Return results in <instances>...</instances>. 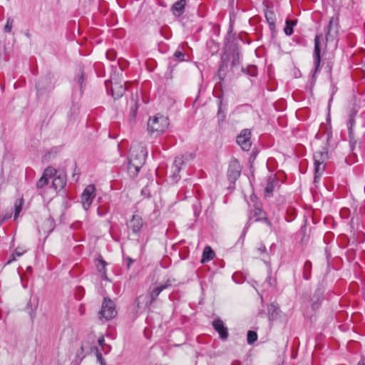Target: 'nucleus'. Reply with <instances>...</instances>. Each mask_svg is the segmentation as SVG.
I'll return each instance as SVG.
<instances>
[{
	"mask_svg": "<svg viewBox=\"0 0 365 365\" xmlns=\"http://www.w3.org/2000/svg\"><path fill=\"white\" fill-rule=\"evenodd\" d=\"M100 264H101V266H98V270L99 272V273L101 274V277L104 280H106V281H109V279L108 278L107 275H106V262L101 259L100 261Z\"/></svg>",
	"mask_w": 365,
	"mask_h": 365,
	"instance_id": "obj_31",
	"label": "nucleus"
},
{
	"mask_svg": "<svg viewBox=\"0 0 365 365\" xmlns=\"http://www.w3.org/2000/svg\"><path fill=\"white\" fill-rule=\"evenodd\" d=\"M169 125L168 117L158 113L150 117L148 121V130L150 133H155L156 135L163 133Z\"/></svg>",
	"mask_w": 365,
	"mask_h": 365,
	"instance_id": "obj_2",
	"label": "nucleus"
},
{
	"mask_svg": "<svg viewBox=\"0 0 365 365\" xmlns=\"http://www.w3.org/2000/svg\"><path fill=\"white\" fill-rule=\"evenodd\" d=\"M57 175V171L53 167L48 166L44 170L43 175L48 178V180L53 178Z\"/></svg>",
	"mask_w": 365,
	"mask_h": 365,
	"instance_id": "obj_32",
	"label": "nucleus"
},
{
	"mask_svg": "<svg viewBox=\"0 0 365 365\" xmlns=\"http://www.w3.org/2000/svg\"><path fill=\"white\" fill-rule=\"evenodd\" d=\"M94 191L95 186L93 185H89L85 188L81 195L82 205L86 210L90 207L93 200L96 196Z\"/></svg>",
	"mask_w": 365,
	"mask_h": 365,
	"instance_id": "obj_10",
	"label": "nucleus"
},
{
	"mask_svg": "<svg viewBox=\"0 0 365 365\" xmlns=\"http://www.w3.org/2000/svg\"><path fill=\"white\" fill-rule=\"evenodd\" d=\"M172 281H174V279H168L165 283L159 285V287L162 289V291H163L172 286Z\"/></svg>",
	"mask_w": 365,
	"mask_h": 365,
	"instance_id": "obj_42",
	"label": "nucleus"
},
{
	"mask_svg": "<svg viewBox=\"0 0 365 365\" xmlns=\"http://www.w3.org/2000/svg\"><path fill=\"white\" fill-rule=\"evenodd\" d=\"M264 212L261 208L255 207V215L257 217H262L261 215H264Z\"/></svg>",
	"mask_w": 365,
	"mask_h": 365,
	"instance_id": "obj_49",
	"label": "nucleus"
},
{
	"mask_svg": "<svg viewBox=\"0 0 365 365\" xmlns=\"http://www.w3.org/2000/svg\"><path fill=\"white\" fill-rule=\"evenodd\" d=\"M216 97L217 98V118L218 120V123L220 124L222 122H224V120L226 118L225 111L227 108V102H224V98H223L222 93Z\"/></svg>",
	"mask_w": 365,
	"mask_h": 365,
	"instance_id": "obj_14",
	"label": "nucleus"
},
{
	"mask_svg": "<svg viewBox=\"0 0 365 365\" xmlns=\"http://www.w3.org/2000/svg\"><path fill=\"white\" fill-rule=\"evenodd\" d=\"M339 15L334 16L329 19V24L325 30V38L327 41H332L339 34Z\"/></svg>",
	"mask_w": 365,
	"mask_h": 365,
	"instance_id": "obj_5",
	"label": "nucleus"
},
{
	"mask_svg": "<svg viewBox=\"0 0 365 365\" xmlns=\"http://www.w3.org/2000/svg\"><path fill=\"white\" fill-rule=\"evenodd\" d=\"M349 146L350 149L352 152V154L354 155H356V153L354 151L356 150V144H357V140L356 138H349Z\"/></svg>",
	"mask_w": 365,
	"mask_h": 365,
	"instance_id": "obj_37",
	"label": "nucleus"
},
{
	"mask_svg": "<svg viewBox=\"0 0 365 365\" xmlns=\"http://www.w3.org/2000/svg\"><path fill=\"white\" fill-rule=\"evenodd\" d=\"M66 185V177L63 173L56 175L53 179L51 187L56 191L61 190Z\"/></svg>",
	"mask_w": 365,
	"mask_h": 365,
	"instance_id": "obj_17",
	"label": "nucleus"
},
{
	"mask_svg": "<svg viewBox=\"0 0 365 365\" xmlns=\"http://www.w3.org/2000/svg\"><path fill=\"white\" fill-rule=\"evenodd\" d=\"M106 88L108 87V83L107 81H106ZM107 91H108V93H109L108 88H107Z\"/></svg>",
	"mask_w": 365,
	"mask_h": 365,
	"instance_id": "obj_62",
	"label": "nucleus"
},
{
	"mask_svg": "<svg viewBox=\"0 0 365 365\" xmlns=\"http://www.w3.org/2000/svg\"><path fill=\"white\" fill-rule=\"evenodd\" d=\"M250 220H248V222L246 223L245 227L244 228V230L242 232L241 237H245L246 232L248 230V227H250Z\"/></svg>",
	"mask_w": 365,
	"mask_h": 365,
	"instance_id": "obj_51",
	"label": "nucleus"
},
{
	"mask_svg": "<svg viewBox=\"0 0 365 365\" xmlns=\"http://www.w3.org/2000/svg\"><path fill=\"white\" fill-rule=\"evenodd\" d=\"M147 156V152L143 148L130 149L128 157V172L131 177L138 175L143 165Z\"/></svg>",
	"mask_w": 365,
	"mask_h": 365,
	"instance_id": "obj_1",
	"label": "nucleus"
},
{
	"mask_svg": "<svg viewBox=\"0 0 365 365\" xmlns=\"http://www.w3.org/2000/svg\"><path fill=\"white\" fill-rule=\"evenodd\" d=\"M267 309L269 321H274L277 319L279 314V308L277 304L272 303L268 306Z\"/></svg>",
	"mask_w": 365,
	"mask_h": 365,
	"instance_id": "obj_25",
	"label": "nucleus"
},
{
	"mask_svg": "<svg viewBox=\"0 0 365 365\" xmlns=\"http://www.w3.org/2000/svg\"><path fill=\"white\" fill-rule=\"evenodd\" d=\"M215 254L210 246H206L202 252L201 263L204 264L212 259Z\"/></svg>",
	"mask_w": 365,
	"mask_h": 365,
	"instance_id": "obj_26",
	"label": "nucleus"
},
{
	"mask_svg": "<svg viewBox=\"0 0 365 365\" xmlns=\"http://www.w3.org/2000/svg\"><path fill=\"white\" fill-rule=\"evenodd\" d=\"M322 34H317L314 38V48L313 53L314 70L312 75V78H314L315 74L319 71V67L321 63V43L320 38Z\"/></svg>",
	"mask_w": 365,
	"mask_h": 365,
	"instance_id": "obj_8",
	"label": "nucleus"
},
{
	"mask_svg": "<svg viewBox=\"0 0 365 365\" xmlns=\"http://www.w3.org/2000/svg\"><path fill=\"white\" fill-rule=\"evenodd\" d=\"M49 182V180L48 178H46L42 175V176L38 179V180L36 182V187L38 189H41L43 187L46 185H48Z\"/></svg>",
	"mask_w": 365,
	"mask_h": 365,
	"instance_id": "obj_35",
	"label": "nucleus"
},
{
	"mask_svg": "<svg viewBox=\"0 0 365 365\" xmlns=\"http://www.w3.org/2000/svg\"><path fill=\"white\" fill-rule=\"evenodd\" d=\"M275 279H272L271 276H268L265 281V283H267L269 287H274L275 285Z\"/></svg>",
	"mask_w": 365,
	"mask_h": 365,
	"instance_id": "obj_47",
	"label": "nucleus"
},
{
	"mask_svg": "<svg viewBox=\"0 0 365 365\" xmlns=\"http://www.w3.org/2000/svg\"><path fill=\"white\" fill-rule=\"evenodd\" d=\"M186 0H179L176 1L171 8L172 12L175 16H180L185 11Z\"/></svg>",
	"mask_w": 365,
	"mask_h": 365,
	"instance_id": "obj_22",
	"label": "nucleus"
},
{
	"mask_svg": "<svg viewBox=\"0 0 365 365\" xmlns=\"http://www.w3.org/2000/svg\"><path fill=\"white\" fill-rule=\"evenodd\" d=\"M86 86L84 71L80 68L73 81V95L81 97Z\"/></svg>",
	"mask_w": 365,
	"mask_h": 365,
	"instance_id": "obj_6",
	"label": "nucleus"
},
{
	"mask_svg": "<svg viewBox=\"0 0 365 365\" xmlns=\"http://www.w3.org/2000/svg\"><path fill=\"white\" fill-rule=\"evenodd\" d=\"M117 314L115 303L109 298L104 297L101 309L99 312V318L106 321L114 318Z\"/></svg>",
	"mask_w": 365,
	"mask_h": 365,
	"instance_id": "obj_3",
	"label": "nucleus"
},
{
	"mask_svg": "<svg viewBox=\"0 0 365 365\" xmlns=\"http://www.w3.org/2000/svg\"><path fill=\"white\" fill-rule=\"evenodd\" d=\"M162 289L159 286L150 289L149 295L145 297V307L146 308H150L152 304L158 299L159 294L162 292Z\"/></svg>",
	"mask_w": 365,
	"mask_h": 365,
	"instance_id": "obj_18",
	"label": "nucleus"
},
{
	"mask_svg": "<svg viewBox=\"0 0 365 365\" xmlns=\"http://www.w3.org/2000/svg\"><path fill=\"white\" fill-rule=\"evenodd\" d=\"M296 217V210L294 207H289L287 210L286 220L287 222L293 221Z\"/></svg>",
	"mask_w": 365,
	"mask_h": 365,
	"instance_id": "obj_34",
	"label": "nucleus"
},
{
	"mask_svg": "<svg viewBox=\"0 0 365 365\" xmlns=\"http://www.w3.org/2000/svg\"><path fill=\"white\" fill-rule=\"evenodd\" d=\"M257 340V334L256 331L250 330L247 334V341L248 344H253Z\"/></svg>",
	"mask_w": 365,
	"mask_h": 365,
	"instance_id": "obj_33",
	"label": "nucleus"
},
{
	"mask_svg": "<svg viewBox=\"0 0 365 365\" xmlns=\"http://www.w3.org/2000/svg\"><path fill=\"white\" fill-rule=\"evenodd\" d=\"M81 349L82 350V351H83V344L81 345Z\"/></svg>",
	"mask_w": 365,
	"mask_h": 365,
	"instance_id": "obj_64",
	"label": "nucleus"
},
{
	"mask_svg": "<svg viewBox=\"0 0 365 365\" xmlns=\"http://www.w3.org/2000/svg\"><path fill=\"white\" fill-rule=\"evenodd\" d=\"M185 164V162L183 155L177 156L175 158L173 165L172 166V175H170L173 182H177L180 179L179 173L182 166Z\"/></svg>",
	"mask_w": 365,
	"mask_h": 365,
	"instance_id": "obj_11",
	"label": "nucleus"
},
{
	"mask_svg": "<svg viewBox=\"0 0 365 365\" xmlns=\"http://www.w3.org/2000/svg\"><path fill=\"white\" fill-rule=\"evenodd\" d=\"M24 252V250H20L19 248H16L13 254H14L15 256L20 257Z\"/></svg>",
	"mask_w": 365,
	"mask_h": 365,
	"instance_id": "obj_50",
	"label": "nucleus"
},
{
	"mask_svg": "<svg viewBox=\"0 0 365 365\" xmlns=\"http://www.w3.org/2000/svg\"><path fill=\"white\" fill-rule=\"evenodd\" d=\"M138 111V106L135 105L134 108H132L130 112V120H133L135 118L136 114Z\"/></svg>",
	"mask_w": 365,
	"mask_h": 365,
	"instance_id": "obj_43",
	"label": "nucleus"
},
{
	"mask_svg": "<svg viewBox=\"0 0 365 365\" xmlns=\"http://www.w3.org/2000/svg\"><path fill=\"white\" fill-rule=\"evenodd\" d=\"M16 256L14 255V254H11L10 256H9V258L6 262V264H11L12 262L15 261L16 260Z\"/></svg>",
	"mask_w": 365,
	"mask_h": 365,
	"instance_id": "obj_52",
	"label": "nucleus"
},
{
	"mask_svg": "<svg viewBox=\"0 0 365 365\" xmlns=\"http://www.w3.org/2000/svg\"><path fill=\"white\" fill-rule=\"evenodd\" d=\"M13 23H14L13 19H11V17H9L7 19L6 24L4 26V31L6 33H10L11 31L12 26H13Z\"/></svg>",
	"mask_w": 365,
	"mask_h": 365,
	"instance_id": "obj_39",
	"label": "nucleus"
},
{
	"mask_svg": "<svg viewBox=\"0 0 365 365\" xmlns=\"http://www.w3.org/2000/svg\"><path fill=\"white\" fill-rule=\"evenodd\" d=\"M230 61V56L228 53H224L221 57V62L217 71V76L219 77L220 81H223L225 78L227 68H228V62Z\"/></svg>",
	"mask_w": 365,
	"mask_h": 365,
	"instance_id": "obj_16",
	"label": "nucleus"
},
{
	"mask_svg": "<svg viewBox=\"0 0 365 365\" xmlns=\"http://www.w3.org/2000/svg\"><path fill=\"white\" fill-rule=\"evenodd\" d=\"M297 23V19H286L284 32L287 36H291L294 33V26Z\"/></svg>",
	"mask_w": 365,
	"mask_h": 365,
	"instance_id": "obj_27",
	"label": "nucleus"
},
{
	"mask_svg": "<svg viewBox=\"0 0 365 365\" xmlns=\"http://www.w3.org/2000/svg\"><path fill=\"white\" fill-rule=\"evenodd\" d=\"M128 264H127V267H128V269H129L133 261L130 257L128 258Z\"/></svg>",
	"mask_w": 365,
	"mask_h": 365,
	"instance_id": "obj_59",
	"label": "nucleus"
},
{
	"mask_svg": "<svg viewBox=\"0 0 365 365\" xmlns=\"http://www.w3.org/2000/svg\"><path fill=\"white\" fill-rule=\"evenodd\" d=\"M106 56L108 59H110V61H113L115 58L116 53L113 50H109L106 53Z\"/></svg>",
	"mask_w": 365,
	"mask_h": 365,
	"instance_id": "obj_44",
	"label": "nucleus"
},
{
	"mask_svg": "<svg viewBox=\"0 0 365 365\" xmlns=\"http://www.w3.org/2000/svg\"><path fill=\"white\" fill-rule=\"evenodd\" d=\"M242 170L240 162L237 159H233L230 161L227 169V178L228 180L234 183L238 179Z\"/></svg>",
	"mask_w": 365,
	"mask_h": 365,
	"instance_id": "obj_9",
	"label": "nucleus"
},
{
	"mask_svg": "<svg viewBox=\"0 0 365 365\" xmlns=\"http://www.w3.org/2000/svg\"><path fill=\"white\" fill-rule=\"evenodd\" d=\"M321 174H314V183L317 184L320 180Z\"/></svg>",
	"mask_w": 365,
	"mask_h": 365,
	"instance_id": "obj_56",
	"label": "nucleus"
},
{
	"mask_svg": "<svg viewBox=\"0 0 365 365\" xmlns=\"http://www.w3.org/2000/svg\"><path fill=\"white\" fill-rule=\"evenodd\" d=\"M126 91V87L125 85H121L119 83H112L111 86V95L114 99H118L122 97Z\"/></svg>",
	"mask_w": 365,
	"mask_h": 365,
	"instance_id": "obj_21",
	"label": "nucleus"
},
{
	"mask_svg": "<svg viewBox=\"0 0 365 365\" xmlns=\"http://www.w3.org/2000/svg\"><path fill=\"white\" fill-rule=\"evenodd\" d=\"M143 220L139 215H133L130 220L127 223V226L130 229L133 234L138 235L143 226Z\"/></svg>",
	"mask_w": 365,
	"mask_h": 365,
	"instance_id": "obj_13",
	"label": "nucleus"
},
{
	"mask_svg": "<svg viewBox=\"0 0 365 365\" xmlns=\"http://www.w3.org/2000/svg\"><path fill=\"white\" fill-rule=\"evenodd\" d=\"M312 267V262L309 260H307L303 267V277L305 280H309L311 278Z\"/></svg>",
	"mask_w": 365,
	"mask_h": 365,
	"instance_id": "obj_29",
	"label": "nucleus"
},
{
	"mask_svg": "<svg viewBox=\"0 0 365 365\" xmlns=\"http://www.w3.org/2000/svg\"><path fill=\"white\" fill-rule=\"evenodd\" d=\"M256 221H263L269 227H272V222L269 220V219L267 217H257L256 218Z\"/></svg>",
	"mask_w": 365,
	"mask_h": 365,
	"instance_id": "obj_45",
	"label": "nucleus"
},
{
	"mask_svg": "<svg viewBox=\"0 0 365 365\" xmlns=\"http://www.w3.org/2000/svg\"><path fill=\"white\" fill-rule=\"evenodd\" d=\"M274 183H277L276 177L274 175L269 176L267 180V185L264 188L265 197H271L272 195L273 191L274 190Z\"/></svg>",
	"mask_w": 365,
	"mask_h": 365,
	"instance_id": "obj_23",
	"label": "nucleus"
},
{
	"mask_svg": "<svg viewBox=\"0 0 365 365\" xmlns=\"http://www.w3.org/2000/svg\"><path fill=\"white\" fill-rule=\"evenodd\" d=\"M11 217V215H9L7 216H4L3 218H5V220H7L8 219H9Z\"/></svg>",
	"mask_w": 365,
	"mask_h": 365,
	"instance_id": "obj_61",
	"label": "nucleus"
},
{
	"mask_svg": "<svg viewBox=\"0 0 365 365\" xmlns=\"http://www.w3.org/2000/svg\"><path fill=\"white\" fill-rule=\"evenodd\" d=\"M314 174H321L322 173L324 165H323V163H321L319 161H314Z\"/></svg>",
	"mask_w": 365,
	"mask_h": 365,
	"instance_id": "obj_36",
	"label": "nucleus"
},
{
	"mask_svg": "<svg viewBox=\"0 0 365 365\" xmlns=\"http://www.w3.org/2000/svg\"><path fill=\"white\" fill-rule=\"evenodd\" d=\"M241 71L248 76L255 77L257 75V68L255 65H250L247 67H242Z\"/></svg>",
	"mask_w": 365,
	"mask_h": 365,
	"instance_id": "obj_28",
	"label": "nucleus"
},
{
	"mask_svg": "<svg viewBox=\"0 0 365 365\" xmlns=\"http://www.w3.org/2000/svg\"><path fill=\"white\" fill-rule=\"evenodd\" d=\"M251 135V130L245 128L237 136L236 142L244 151H249L252 146Z\"/></svg>",
	"mask_w": 365,
	"mask_h": 365,
	"instance_id": "obj_7",
	"label": "nucleus"
},
{
	"mask_svg": "<svg viewBox=\"0 0 365 365\" xmlns=\"http://www.w3.org/2000/svg\"><path fill=\"white\" fill-rule=\"evenodd\" d=\"M324 299V289L321 287H318L313 296L311 298V306L313 310H317L319 308L322 302Z\"/></svg>",
	"mask_w": 365,
	"mask_h": 365,
	"instance_id": "obj_15",
	"label": "nucleus"
},
{
	"mask_svg": "<svg viewBox=\"0 0 365 365\" xmlns=\"http://www.w3.org/2000/svg\"><path fill=\"white\" fill-rule=\"evenodd\" d=\"M36 88L38 93L43 91L50 90L52 88L51 81L48 76L41 78L36 84Z\"/></svg>",
	"mask_w": 365,
	"mask_h": 365,
	"instance_id": "obj_20",
	"label": "nucleus"
},
{
	"mask_svg": "<svg viewBox=\"0 0 365 365\" xmlns=\"http://www.w3.org/2000/svg\"><path fill=\"white\" fill-rule=\"evenodd\" d=\"M173 56H174L175 59L177 60L178 61H184L185 54L180 51H176L174 53Z\"/></svg>",
	"mask_w": 365,
	"mask_h": 365,
	"instance_id": "obj_41",
	"label": "nucleus"
},
{
	"mask_svg": "<svg viewBox=\"0 0 365 365\" xmlns=\"http://www.w3.org/2000/svg\"><path fill=\"white\" fill-rule=\"evenodd\" d=\"M21 210V205H15V212H14V220H16V218H17L18 215H19Z\"/></svg>",
	"mask_w": 365,
	"mask_h": 365,
	"instance_id": "obj_48",
	"label": "nucleus"
},
{
	"mask_svg": "<svg viewBox=\"0 0 365 365\" xmlns=\"http://www.w3.org/2000/svg\"><path fill=\"white\" fill-rule=\"evenodd\" d=\"M264 15L269 24V29L271 30L272 34H274L276 32V15L273 11L268 9L265 10Z\"/></svg>",
	"mask_w": 365,
	"mask_h": 365,
	"instance_id": "obj_19",
	"label": "nucleus"
},
{
	"mask_svg": "<svg viewBox=\"0 0 365 365\" xmlns=\"http://www.w3.org/2000/svg\"><path fill=\"white\" fill-rule=\"evenodd\" d=\"M257 250L261 254H263L266 252V247L264 245H260Z\"/></svg>",
	"mask_w": 365,
	"mask_h": 365,
	"instance_id": "obj_54",
	"label": "nucleus"
},
{
	"mask_svg": "<svg viewBox=\"0 0 365 365\" xmlns=\"http://www.w3.org/2000/svg\"><path fill=\"white\" fill-rule=\"evenodd\" d=\"M141 297H142L141 296H139V297H138L135 299V304H136V307H137L138 309H140V304H141V302H140V298H141Z\"/></svg>",
	"mask_w": 365,
	"mask_h": 365,
	"instance_id": "obj_53",
	"label": "nucleus"
},
{
	"mask_svg": "<svg viewBox=\"0 0 365 365\" xmlns=\"http://www.w3.org/2000/svg\"><path fill=\"white\" fill-rule=\"evenodd\" d=\"M332 99H333V97L331 96V98L329 99V104H330V103L332 101Z\"/></svg>",
	"mask_w": 365,
	"mask_h": 365,
	"instance_id": "obj_63",
	"label": "nucleus"
},
{
	"mask_svg": "<svg viewBox=\"0 0 365 365\" xmlns=\"http://www.w3.org/2000/svg\"><path fill=\"white\" fill-rule=\"evenodd\" d=\"M94 349L96 351L97 361L99 362L100 365H106V361L103 359L102 354L98 350V349L96 346H94Z\"/></svg>",
	"mask_w": 365,
	"mask_h": 365,
	"instance_id": "obj_38",
	"label": "nucleus"
},
{
	"mask_svg": "<svg viewBox=\"0 0 365 365\" xmlns=\"http://www.w3.org/2000/svg\"><path fill=\"white\" fill-rule=\"evenodd\" d=\"M256 221H263L269 227H272V222L269 220V219L267 217H257L256 218Z\"/></svg>",
	"mask_w": 365,
	"mask_h": 365,
	"instance_id": "obj_46",
	"label": "nucleus"
},
{
	"mask_svg": "<svg viewBox=\"0 0 365 365\" xmlns=\"http://www.w3.org/2000/svg\"><path fill=\"white\" fill-rule=\"evenodd\" d=\"M4 221H5V218L0 219V226L4 223Z\"/></svg>",
	"mask_w": 365,
	"mask_h": 365,
	"instance_id": "obj_60",
	"label": "nucleus"
},
{
	"mask_svg": "<svg viewBox=\"0 0 365 365\" xmlns=\"http://www.w3.org/2000/svg\"><path fill=\"white\" fill-rule=\"evenodd\" d=\"M355 119H354V115L351 114L349 115V118L347 123V129H348V134L349 138H355L354 133V126L355 125Z\"/></svg>",
	"mask_w": 365,
	"mask_h": 365,
	"instance_id": "obj_30",
	"label": "nucleus"
},
{
	"mask_svg": "<svg viewBox=\"0 0 365 365\" xmlns=\"http://www.w3.org/2000/svg\"><path fill=\"white\" fill-rule=\"evenodd\" d=\"M224 53L229 54L231 70L234 71V69L240 64L241 53L239 46L234 42L230 43L226 45V51Z\"/></svg>",
	"mask_w": 365,
	"mask_h": 365,
	"instance_id": "obj_4",
	"label": "nucleus"
},
{
	"mask_svg": "<svg viewBox=\"0 0 365 365\" xmlns=\"http://www.w3.org/2000/svg\"><path fill=\"white\" fill-rule=\"evenodd\" d=\"M213 329L218 333L220 338L222 341L227 339L229 336L228 329L225 323L220 318L215 319L212 322Z\"/></svg>",
	"mask_w": 365,
	"mask_h": 365,
	"instance_id": "obj_12",
	"label": "nucleus"
},
{
	"mask_svg": "<svg viewBox=\"0 0 365 365\" xmlns=\"http://www.w3.org/2000/svg\"><path fill=\"white\" fill-rule=\"evenodd\" d=\"M314 161H319L324 163L329 158L328 150L327 148H322L320 150L316 151L313 156Z\"/></svg>",
	"mask_w": 365,
	"mask_h": 365,
	"instance_id": "obj_24",
	"label": "nucleus"
},
{
	"mask_svg": "<svg viewBox=\"0 0 365 365\" xmlns=\"http://www.w3.org/2000/svg\"><path fill=\"white\" fill-rule=\"evenodd\" d=\"M192 207L195 217H198L201 212V205H200V202H196V203H194Z\"/></svg>",
	"mask_w": 365,
	"mask_h": 365,
	"instance_id": "obj_40",
	"label": "nucleus"
},
{
	"mask_svg": "<svg viewBox=\"0 0 365 365\" xmlns=\"http://www.w3.org/2000/svg\"><path fill=\"white\" fill-rule=\"evenodd\" d=\"M98 344H99L101 346H103V345H104V344H105V339H104V337H103V336L100 337V338L98 339Z\"/></svg>",
	"mask_w": 365,
	"mask_h": 365,
	"instance_id": "obj_57",
	"label": "nucleus"
},
{
	"mask_svg": "<svg viewBox=\"0 0 365 365\" xmlns=\"http://www.w3.org/2000/svg\"><path fill=\"white\" fill-rule=\"evenodd\" d=\"M356 365H365V356L364 355L361 356V359L357 362Z\"/></svg>",
	"mask_w": 365,
	"mask_h": 365,
	"instance_id": "obj_55",
	"label": "nucleus"
},
{
	"mask_svg": "<svg viewBox=\"0 0 365 365\" xmlns=\"http://www.w3.org/2000/svg\"><path fill=\"white\" fill-rule=\"evenodd\" d=\"M46 222L50 225V227H52L51 230H50V231H51L53 229V225H54L53 220H51V219H48Z\"/></svg>",
	"mask_w": 365,
	"mask_h": 365,
	"instance_id": "obj_58",
	"label": "nucleus"
}]
</instances>
